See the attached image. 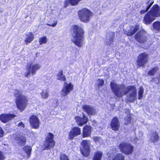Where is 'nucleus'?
Instances as JSON below:
<instances>
[{
  "instance_id": "47",
  "label": "nucleus",
  "mask_w": 160,
  "mask_h": 160,
  "mask_svg": "<svg viewBox=\"0 0 160 160\" xmlns=\"http://www.w3.org/2000/svg\"><path fill=\"white\" fill-rule=\"evenodd\" d=\"M128 113H129V110H128Z\"/></svg>"
},
{
  "instance_id": "3",
  "label": "nucleus",
  "mask_w": 160,
  "mask_h": 160,
  "mask_svg": "<svg viewBox=\"0 0 160 160\" xmlns=\"http://www.w3.org/2000/svg\"><path fill=\"white\" fill-rule=\"evenodd\" d=\"M160 16V7L157 4H155L145 15L143 22L146 24H150L156 18Z\"/></svg>"
},
{
  "instance_id": "22",
  "label": "nucleus",
  "mask_w": 160,
  "mask_h": 160,
  "mask_svg": "<svg viewBox=\"0 0 160 160\" xmlns=\"http://www.w3.org/2000/svg\"><path fill=\"white\" fill-rule=\"evenodd\" d=\"M91 127L90 126H86L83 129L82 136L83 137L89 136L91 132Z\"/></svg>"
},
{
  "instance_id": "27",
  "label": "nucleus",
  "mask_w": 160,
  "mask_h": 160,
  "mask_svg": "<svg viewBox=\"0 0 160 160\" xmlns=\"http://www.w3.org/2000/svg\"><path fill=\"white\" fill-rule=\"evenodd\" d=\"M102 155V152L101 151L96 152L94 154L93 160H101Z\"/></svg>"
},
{
  "instance_id": "32",
  "label": "nucleus",
  "mask_w": 160,
  "mask_h": 160,
  "mask_svg": "<svg viewBox=\"0 0 160 160\" xmlns=\"http://www.w3.org/2000/svg\"><path fill=\"white\" fill-rule=\"evenodd\" d=\"M36 73V71H26L25 73L24 76L25 77L28 78L31 75H33Z\"/></svg>"
},
{
  "instance_id": "2",
  "label": "nucleus",
  "mask_w": 160,
  "mask_h": 160,
  "mask_svg": "<svg viewBox=\"0 0 160 160\" xmlns=\"http://www.w3.org/2000/svg\"><path fill=\"white\" fill-rule=\"evenodd\" d=\"M73 40L72 41L77 46L81 47L82 46L84 39L85 32L82 27L76 25L72 26Z\"/></svg>"
},
{
  "instance_id": "46",
  "label": "nucleus",
  "mask_w": 160,
  "mask_h": 160,
  "mask_svg": "<svg viewBox=\"0 0 160 160\" xmlns=\"http://www.w3.org/2000/svg\"><path fill=\"white\" fill-rule=\"evenodd\" d=\"M151 70H155V69L154 68H153V69H152Z\"/></svg>"
},
{
  "instance_id": "19",
  "label": "nucleus",
  "mask_w": 160,
  "mask_h": 160,
  "mask_svg": "<svg viewBox=\"0 0 160 160\" xmlns=\"http://www.w3.org/2000/svg\"><path fill=\"white\" fill-rule=\"evenodd\" d=\"M82 0H65L64 2V7L66 8L69 4H70L72 6L77 5Z\"/></svg>"
},
{
  "instance_id": "28",
  "label": "nucleus",
  "mask_w": 160,
  "mask_h": 160,
  "mask_svg": "<svg viewBox=\"0 0 160 160\" xmlns=\"http://www.w3.org/2000/svg\"><path fill=\"white\" fill-rule=\"evenodd\" d=\"M23 149L27 154V157L28 158H29L31 155V152L32 151L31 147L28 146H26L23 148Z\"/></svg>"
},
{
  "instance_id": "13",
  "label": "nucleus",
  "mask_w": 160,
  "mask_h": 160,
  "mask_svg": "<svg viewBox=\"0 0 160 160\" xmlns=\"http://www.w3.org/2000/svg\"><path fill=\"white\" fill-rule=\"evenodd\" d=\"M29 122L31 126L34 128L37 129L39 124L38 119L35 116L32 115L29 118Z\"/></svg>"
},
{
  "instance_id": "44",
  "label": "nucleus",
  "mask_w": 160,
  "mask_h": 160,
  "mask_svg": "<svg viewBox=\"0 0 160 160\" xmlns=\"http://www.w3.org/2000/svg\"><path fill=\"white\" fill-rule=\"evenodd\" d=\"M31 134L33 135H36V133L32 131Z\"/></svg>"
},
{
  "instance_id": "37",
  "label": "nucleus",
  "mask_w": 160,
  "mask_h": 160,
  "mask_svg": "<svg viewBox=\"0 0 160 160\" xmlns=\"http://www.w3.org/2000/svg\"><path fill=\"white\" fill-rule=\"evenodd\" d=\"M52 20H51L50 22V23L49 24H47V25L53 27H55L57 23V22L56 20L53 21L52 22L53 23H52Z\"/></svg>"
},
{
  "instance_id": "20",
  "label": "nucleus",
  "mask_w": 160,
  "mask_h": 160,
  "mask_svg": "<svg viewBox=\"0 0 160 160\" xmlns=\"http://www.w3.org/2000/svg\"><path fill=\"white\" fill-rule=\"evenodd\" d=\"M34 38V36L32 32H29L26 34V37L24 40V42L26 44L31 43Z\"/></svg>"
},
{
  "instance_id": "5",
  "label": "nucleus",
  "mask_w": 160,
  "mask_h": 160,
  "mask_svg": "<svg viewBox=\"0 0 160 160\" xmlns=\"http://www.w3.org/2000/svg\"><path fill=\"white\" fill-rule=\"evenodd\" d=\"M78 15L81 21L85 23H87L90 21L93 13L88 8H83L78 11Z\"/></svg>"
},
{
  "instance_id": "24",
  "label": "nucleus",
  "mask_w": 160,
  "mask_h": 160,
  "mask_svg": "<svg viewBox=\"0 0 160 160\" xmlns=\"http://www.w3.org/2000/svg\"><path fill=\"white\" fill-rule=\"evenodd\" d=\"M153 30L155 32H160V21H156L152 24Z\"/></svg>"
},
{
  "instance_id": "18",
  "label": "nucleus",
  "mask_w": 160,
  "mask_h": 160,
  "mask_svg": "<svg viewBox=\"0 0 160 160\" xmlns=\"http://www.w3.org/2000/svg\"><path fill=\"white\" fill-rule=\"evenodd\" d=\"M75 119L79 126L82 125L86 123L88 121V118L84 116H83L82 118H81L79 116H76L75 117Z\"/></svg>"
},
{
  "instance_id": "42",
  "label": "nucleus",
  "mask_w": 160,
  "mask_h": 160,
  "mask_svg": "<svg viewBox=\"0 0 160 160\" xmlns=\"http://www.w3.org/2000/svg\"><path fill=\"white\" fill-rule=\"evenodd\" d=\"M93 140L96 142H97L100 141L101 139V138L99 137H94L93 138Z\"/></svg>"
},
{
  "instance_id": "16",
  "label": "nucleus",
  "mask_w": 160,
  "mask_h": 160,
  "mask_svg": "<svg viewBox=\"0 0 160 160\" xmlns=\"http://www.w3.org/2000/svg\"><path fill=\"white\" fill-rule=\"evenodd\" d=\"M81 129L77 127L73 128L69 133V138L70 139H72L75 137L81 134Z\"/></svg>"
},
{
  "instance_id": "41",
  "label": "nucleus",
  "mask_w": 160,
  "mask_h": 160,
  "mask_svg": "<svg viewBox=\"0 0 160 160\" xmlns=\"http://www.w3.org/2000/svg\"><path fill=\"white\" fill-rule=\"evenodd\" d=\"M18 127H20L21 128H24L25 127V125L23 124L22 122H19V123L18 124Z\"/></svg>"
},
{
  "instance_id": "21",
  "label": "nucleus",
  "mask_w": 160,
  "mask_h": 160,
  "mask_svg": "<svg viewBox=\"0 0 160 160\" xmlns=\"http://www.w3.org/2000/svg\"><path fill=\"white\" fill-rule=\"evenodd\" d=\"M26 67L28 70H37L40 68V66L38 64L32 65V63L29 62L27 63Z\"/></svg>"
},
{
  "instance_id": "39",
  "label": "nucleus",
  "mask_w": 160,
  "mask_h": 160,
  "mask_svg": "<svg viewBox=\"0 0 160 160\" xmlns=\"http://www.w3.org/2000/svg\"><path fill=\"white\" fill-rule=\"evenodd\" d=\"M131 118L129 116H127L125 118L124 123L126 125H128L130 122L131 121Z\"/></svg>"
},
{
  "instance_id": "36",
  "label": "nucleus",
  "mask_w": 160,
  "mask_h": 160,
  "mask_svg": "<svg viewBox=\"0 0 160 160\" xmlns=\"http://www.w3.org/2000/svg\"><path fill=\"white\" fill-rule=\"evenodd\" d=\"M104 81L102 79H98L97 81V83L98 85V88L102 87L104 84Z\"/></svg>"
},
{
  "instance_id": "35",
  "label": "nucleus",
  "mask_w": 160,
  "mask_h": 160,
  "mask_svg": "<svg viewBox=\"0 0 160 160\" xmlns=\"http://www.w3.org/2000/svg\"><path fill=\"white\" fill-rule=\"evenodd\" d=\"M41 96L44 98H47L49 96L48 91L47 90H44L42 91Z\"/></svg>"
},
{
  "instance_id": "17",
  "label": "nucleus",
  "mask_w": 160,
  "mask_h": 160,
  "mask_svg": "<svg viewBox=\"0 0 160 160\" xmlns=\"http://www.w3.org/2000/svg\"><path fill=\"white\" fill-rule=\"evenodd\" d=\"M139 29V27L138 25H136L135 26H132L128 31H125V34L127 36H131L133 35Z\"/></svg>"
},
{
  "instance_id": "8",
  "label": "nucleus",
  "mask_w": 160,
  "mask_h": 160,
  "mask_svg": "<svg viewBox=\"0 0 160 160\" xmlns=\"http://www.w3.org/2000/svg\"><path fill=\"white\" fill-rule=\"evenodd\" d=\"M119 148L122 153L127 155L131 154L133 152V147L128 143L122 142L119 144Z\"/></svg>"
},
{
  "instance_id": "4",
  "label": "nucleus",
  "mask_w": 160,
  "mask_h": 160,
  "mask_svg": "<svg viewBox=\"0 0 160 160\" xmlns=\"http://www.w3.org/2000/svg\"><path fill=\"white\" fill-rule=\"evenodd\" d=\"M14 96L16 97V103L18 108L21 111L25 108L28 100L27 98L22 94V92L20 90H14Z\"/></svg>"
},
{
  "instance_id": "33",
  "label": "nucleus",
  "mask_w": 160,
  "mask_h": 160,
  "mask_svg": "<svg viewBox=\"0 0 160 160\" xmlns=\"http://www.w3.org/2000/svg\"><path fill=\"white\" fill-rule=\"evenodd\" d=\"M112 36L110 38L109 42H106V45H110L113 42V40L115 37V32H112Z\"/></svg>"
},
{
  "instance_id": "14",
  "label": "nucleus",
  "mask_w": 160,
  "mask_h": 160,
  "mask_svg": "<svg viewBox=\"0 0 160 160\" xmlns=\"http://www.w3.org/2000/svg\"><path fill=\"white\" fill-rule=\"evenodd\" d=\"M110 126L111 128L114 131H117L119 130L120 125L118 119L117 117H114L112 120Z\"/></svg>"
},
{
  "instance_id": "1",
  "label": "nucleus",
  "mask_w": 160,
  "mask_h": 160,
  "mask_svg": "<svg viewBox=\"0 0 160 160\" xmlns=\"http://www.w3.org/2000/svg\"><path fill=\"white\" fill-rule=\"evenodd\" d=\"M111 89L114 95L118 98H121L128 92L129 95L127 97V100L129 102H132L136 99L137 89L133 86L125 87L124 85L118 84L114 81L110 83Z\"/></svg>"
},
{
  "instance_id": "23",
  "label": "nucleus",
  "mask_w": 160,
  "mask_h": 160,
  "mask_svg": "<svg viewBox=\"0 0 160 160\" xmlns=\"http://www.w3.org/2000/svg\"><path fill=\"white\" fill-rule=\"evenodd\" d=\"M159 139V137L156 132H153L151 133L150 140L153 142H157Z\"/></svg>"
},
{
  "instance_id": "31",
  "label": "nucleus",
  "mask_w": 160,
  "mask_h": 160,
  "mask_svg": "<svg viewBox=\"0 0 160 160\" xmlns=\"http://www.w3.org/2000/svg\"><path fill=\"white\" fill-rule=\"evenodd\" d=\"M112 160H124V156L122 154L119 153L114 157Z\"/></svg>"
},
{
  "instance_id": "6",
  "label": "nucleus",
  "mask_w": 160,
  "mask_h": 160,
  "mask_svg": "<svg viewBox=\"0 0 160 160\" xmlns=\"http://www.w3.org/2000/svg\"><path fill=\"white\" fill-rule=\"evenodd\" d=\"M148 54L145 52L140 53L136 60L137 65L138 67H145L149 61Z\"/></svg>"
},
{
  "instance_id": "10",
  "label": "nucleus",
  "mask_w": 160,
  "mask_h": 160,
  "mask_svg": "<svg viewBox=\"0 0 160 160\" xmlns=\"http://www.w3.org/2000/svg\"><path fill=\"white\" fill-rule=\"evenodd\" d=\"M73 89V86L71 83L69 84L66 82L64 83L63 88L61 91V96L65 97L68 95Z\"/></svg>"
},
{
  "instance_id": "29",
  "label": "nucleus",
  "mask_w": 160,
  "mask_h": 160,
  "mask_svg": "<svg viewBox=\"0 0 160 160\" xmlns=\"http://www.w3.org/2000/svg\"><path fill=\"white\" fill-rule=\"evenodd\" d=\"M57 79L62 81L66 80V77L63 74L62 71H60L57 74Z\"/></svg>"
},
{
  "instance_id": "38",
  "label": "nucleus",
  "mask_w": 160,
  "mask_h": 160,
  "mask_svg": "<svg viewBox=\"0 0 160 160\" xmlns=\"http://www.w3.org/2000/svg\"><path fill=\"white\" fill-rule=\"evenodd\" d=\"M60 160H69L68 157L64 154H61L60 156Z\"/></svg>"
},
{
  "instance_id": "11",
  "label": "nucleus",
  "mask_w": 160,
  "mask_h": 160,
  "mask_svg": "<svg viewBox=\"0 0 160 160\" xmlns=\"http://www.w3.org/2000/svg\"><path fill=\"white\" fill-rule=\"evenodd\" d=\"M82 145L83 149L81 151V153L85 157H87L89 155L90 151V142L88 140H84L82 142Z\"/></svg>"
},
{
  "instance_id": "45",
  "label": "nucleus",
  "mask_w": 160,
  "mask_h": 160,
  "mask_svg": "<svg viewBox=\"0 0 160 160\" xmlns=\"http://www.w3.org/2000/svg\"><path fill=\"white\" fill-rule=\"evenodd\" d=\"M33 88H31L30 87L29 88V89L31 90L33 89H34V88H35V86H34L33 85Z\"/></svg>"
},
{
  "instance_id": "12",
  "label": "nucleus",
  "mask_w": 160,
  "mask_h": 160,
  "mask_svg": "<svg viewBox=\"0 0 160 160\" xmlns=\"http://www.w3.org/2000/svg\"><path fill=\"white\" fill-rule=\"evenodd\" d=\"M16 116L15 115L12 114L3 113L0 115V120L4 123H6Z\"/></svg>"
},
{
  "instance_id": "9",
  "label": "nucleus",
  "mask_w": 160,
  "mask_h": 160,
  "mask_svg": "<svg viewBox=\"0 0 160 160\" xmlns=\"http://www.w3.org/2000/svg\"><path fill=\"white\" fill-rule=\"evenodd\" d=\"M54 135L51 133H48L46 134L44 146L46 149H49L54 146Z\"/></svg>"
},
{
  "instance_id": "7",
  "label": "nucleus",
  "mask_w": 160,
  "mask_h": 160,
  "mask_svg": "<svg viewBox=\"0 0 160 160\" xmlns=\"http://www.w3.org/2000/svg\"><path fill=\"white\" fill-rule=\"evenodd\" d=\"M134 37L136 41L139 43L143 44L147 41L148 34L144 30H140L136 32Z\"/></svg>"
},
{
  "instance_id": "34",
  "label": "nucleus",
  "mask_w": 160,
  "mask_h": 160,
  "mask_svg": "<svg viewBox=\"0 0 160 160\" xmlns=\"http://www.w3.org/2000/svg\"><path fill=\"white\" fill-rule=\"evenodd\" d=\"M144 92V89L141 87L138 91V99L139 100L141 99L143 97V94Z\"/></svg>"
},
{
  "instance_id": "43",
  "label": "nucleus",
  "mask_w": 160,
  "mask_h": 160,
  "mask_svg": "<svg viewBox=\"0 0 160 160\" xmlns=\"http://www.w3.org/2000/svg\"><path fill=\"white\" fill-rule=\"evenodd\" d=\"M155 71H149L148 72V74L149 75H152L155 72Z\"/></svg>"
},
{
  "instance_id": "30",
  "label": "nucleus",
  "mask_w": 160,
  "mask_h": 160,
  "mask_svg": "<svg viewBox=\"0 0 160 160\" xmlns=\"http://www.w3.org/2000/svg\"><path fill=\"white\" fill-rule=\"evenodd\" d=\"M48 42V39L46 36H43L39 38V44L41 45L42 44L46 43Z\"/></svg>"
},
{
  "instance_id": "15",
  "label": "nucleus",
  "mask_w": 160,
  "mask_h": 160,
  "mask_svg": "<svg viewBox=\"0 0 160 160\" xmlns=\"http://www.w3.org/2000/svg\"><path fill=\"white\" fill-rule=\"evenodd\" d=\"M82 108L89 115H94L96 113L95 109L90 105H84L82 106Z\"/></svg>"
},
{
  "instance_id": "26",
  "label": "nucleus",
  "mask_w": 160,
  "mask_h": 160,
  "mask_svg": "<svg viewBox=\"0 0 160 160\" xmlns=\"http://www.w3.org/2000/svg\"><path fill=\"white\" fill-rule=\"evenodd\" d=\"M150 0H149L145 3L146 4L148 5L147 6L145 9L142 10L140 11V13L141 14H144L147 12L154 2L153 1H152L150 2Z\"/></svg>"
},
{
  "instance_id": "40",
  "label": "nucleus",
  "mask_w": 160,
  "mask_h": 160,
  "mask_svg": "<svg viewBox=\"0 0 160 160\" xmlns=\"http://www.w3.org/2000/svg\"><path fill=\"white\" fill-rule=\"evenodd\" d=\"M6 157L4 154L0 151V160H4Z\"/></svg>"
},
{
  "instance_id": "25",
  "label": "nucleus",
  "mask_w": 160,
  "mask_h": 160,
  "mask_svg": "<svg viewBox=\"0 0 160 160\" xmlns=\"http://www.w3.org/2000/svg\"><path fill=\"white\" fill-rule=\"evenodd\" d=\"M16 140L18 141L17 142L19 145L21 146H23L25 144L26 139L24 136H19L16 138Z\"/></svg>"
}]
</instances>
